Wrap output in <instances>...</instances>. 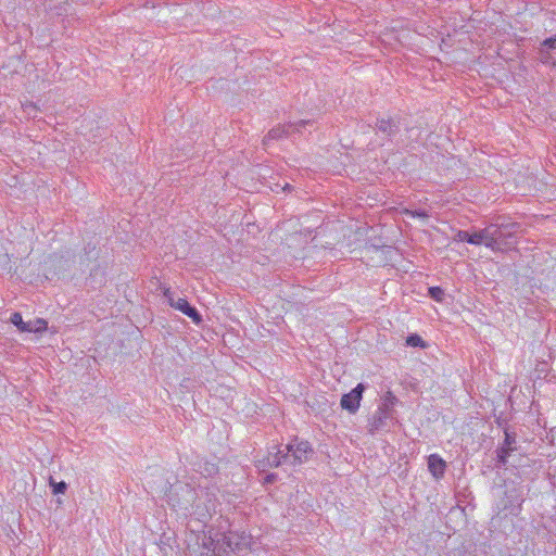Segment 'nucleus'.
I'll list each match as a JSON object with an SVG mask.
<instances>
[{"instance_id": "obj_19", "label": "nucleus", "mask_w": 556, "mask_h": 556, "mask_svg": "<svg viewBox=\"0 0 556 556\" xmlns=\"http://www.w3.org/2000/svg\"><path fill=\"white\" fill-rule=\"evenodd\" d=\"M406 343L410 346H425L424 340L418 334H410L407 337Z\"/></svg>"}, {"instance_id": "obj_18", "label": "nucleus", "mask_w": 556, "mask_h": 556, "mask_svg": "<svg viewBox=\"0 0 556 556\" xmlns=\"http://www.w3.org/2000/svg\"><path fill=\"white\" fill-rule=\"evenodd\" d=\"M50 485L54 494L64 493L67 489V484L64 481L55 482L52 478H50Z\"/></svg>"}, {"instance_id": "obj_20", "label": "nucleus", "mask_w": 556, "mask_h": 556, "mask_svg": "<svg viewBox=\"0 0 556 556\" xmlns=\"http://www.w3.org/2000/svg\"><path fill=\"white\" fill-rule=\"evenodd\" d=\"M515 442H516L515 434L509 433L508 431H505V440H504L503 446L515 450V447L513 446L515 444Z\"/></svg>"}, {"instance_id": "obj_14", "label": "nucleus", "mask_w": 556, "mask_h": 556, "mask_svg": "<svg viewBox=\"0 0 556 556\" xmlns=\"http://www.w3.org/2000/svg\"><path fill=\"white\" fill-rule=\"evenodd\" d=\"M200 471L202 475L206 477H212L218 472V467L214 463L204 462L203 465L200 467Z\"/></svg>"}, {"instance_id": "obj_22", "label": "nucleus", "mask_w": 556, "mask_h": 556, "mask_svg": "<svg viewBox=\"0 0 556 556\" xmlns=\"http://www.w3.org/2000/svg\"><path fill=\"white\" fill-rule=\"evenodd\" d=\"M276 476L274 473L267 475L265 481L270 483L275 480Z\"/></svg>"}, {"instance_id": "obj_11", "label": "nucleus", "mask_w": 556, "mask_h": 556, "mask_svg": "<svg viewBox=\"0 0 556 556\" xmlns=\"http://www.w3.org/2000/svg\"><path fill=\"white\" fill-rule=\"evenodd\" d=\"M47 328H48L47 320H45L42 318H36L34 320L27 321L24 332L37 333V332H42V331L47 330Z\"/></svg>"}, {"instance_id": "obj_13", "label": "nucleus", "mask_w": 556, "mask_h": 556, "mask_svg": "<svg viewBox=\"0 0 556 556\" xmlns=\"http://www.w3.org/2000/svg\"><path fill=\"white\" fill-rule=\"evenodd\" d=\"M403 214L408 217H412V218H419L422 222H426L429 218V212L424 208H416V210L405 208L403 211Z\"/></svg>"}, {"instance_id": "obj_17", "label": "nucleus", "mask_w": 556, "mask_h": 556, "mask_svg": "<svg viewBox=\"0 0 556 556\" xmlns=\"http://www.w3.org/2000/svg\"><path fill=\"white\" fill-rule=\"evenodd\" d=\"M428 293L431 299H433L437 302H442L444 300V290L440 287H430L428 290Z\"/></svg>"}, {"instance_id": "obj_2", "label": "nucleus", "mask_w": 556, "mask_h": 556, "mask_svg": "<svg viewBox=\"0 0 556 556\" xmlns=\"http://www.w3.org/2000/svg\"><path fill=\"white\" fill-rule=\"evenodd\" d=\"M286 454H283L285 462H289L291 465L303 464L313 453L309 443L307 441H301L296 443H289L285 446Z\"/></svg>"}, {"instance_id": "obj_12", "label": "nucleus", "mask_w": 556, "mask_h": 556, "mask_svg": "<svg viewBox=\"0 0 556 556\" xmlns=\"http://www.w3.org/2000/svg\"><path fill=\"white\" fill-rule=\"evenodd\" d=\"M283 454H286V448H279L275 454H269L267 457V463L270 467H278L282 464H286L283 459Z\"/></svg>"}, {"instance_id": "obj_15", "label": "nucleus", "mask_w": 556, "mask_h": 556, "mask_svg": "<svg viewBox=\"0 0 556 556\" xmlns=\"http://www.w3.org/2000/svg\"><path fill=\"white\" fill-rule=\"evenodd\" d=\"M10 321L17 327V329L22 332L25 331V327L27 321H24L22 315L20 313H13L10 317Z\"/></svg>"}, {"instance_id": "obj_4", "label": "nucleus", "mask_w": 556, "mask_h": 556, "mask_svg": "<svg viewBox=\"0 0 556 556\" xmlns=\"http://www.w3.org/2000/svg\"><path fill=\"white\" fill-rule=\"evenodd\" d=\"M311 122L306 119H301L296 123H289L285 125H278L277 127L269 130L266 137L263 139V144L268 146L270 140H278L283 137L290 136L292 132H300L303 127L308 125Z\"/></svg>"}, {"instance_id": "obj_7", "label": "nucleus", "mask_w": 556, "mask_h": 556, "mask_svg": "<svg viewBox=\"0 0 556 556\" xmlns=\"http://www.w3.org/2000/svg\"><path fill=\"white\" fill-rule=\"evenodd\" d=\"M174 308L182 312L185 315L190 317L197 325L202 323V317L195 307L191 306L188 301L184 298H178Z\"/></svg>"}, {"instance_id": "obj_5", "label": "nucleus", "mask_w": 556, "mask_h": 556, "mask_svg": "<svg viewBox=\"0 0 556 556\" xmlns=\"http://www.w3.org/2000/svg\"><path fill=\"white\" fill-rule=\"evenodd\" d=\"M365 389L366 388L363 383H358L349 393L343 394L340 401L341 407L351 414H355L359 408V403L363 397V392L365 391Z\"/></svg>"}, {"instance_id": "obj_16", "label": "nucleus", "mask_w": 556, "mask_h": 556, "mask_svg": "<svg viewBox=\"0 0 556 556\" xmlns=\"http://www.w3.org/2000/svg\"><path fill=\"white\" fill-rule=\"evenodd\" d=\"M514 448L502 446L497 450V463L500 466H504L507 463V457Z\"/></svg>"}, {"instance_id": "obj_6", "label": "nucleus", "mask_w": 556, "mask_h": 556, "mask_svg": "<svg viewBox=\"0 0 556 556\" xmlns=\"http://www.w3.org/2000/svg\"><path fill=\"white\" fill-rule=\"evenodd\" d=\"M556 49V35L551 36L546 39H544L540 47L538 48V53L540 56V61L543 64L556 66V58L552 53L553 50Z\"/></svg>"}, {"instance_id": "obj_8", "label": "nucleus", "mask_w": 556, "mask_h": 556, "mask_svg": "<svg viewBox=\"0 0 556 556\" xmlns=\"http://www.w3.org/2000/svg\"><path fill=\"white\" fill-rule=\"evenodd\" d=\"M392 418V414H388L386 412H382L380 409H377L375 415L369 421L368 430L370 433H375L377 431H380L387 427L388 419Z\"/></svg>"}, {"instance_id": "obj_1", "label": "nucleus", "mask_w": 556, "mask_h": 556, "mask_svg": "<svg viewBox=\"0 0 556 556\" xmlns=\"http://www.w3.org/2000/svg\"><path fill=\"white\" fill-rule=\"evenodd\" d=\"M520 228L517 224H492L484 229L469 236L466 231H459L460 241L466 243H503Z\"/></svg>"}, {"instance_id": "obj_9", "label": "nucleus", "mask_w": 556, "mask_h": 556, "mask_svg": "<svg viewBox=\"0 0 556 556\" xmlns=\"http://www.w3.org/2000/svg\"><path fill=\"white\" fill-rule=\"evenodd\" d=\"M428 468L432 476L439 479L445 472L446 463L439 455L432 454L428 457Z\"/></svg>"}, {"instance_id": "obj_21", "label": "nucleus", "mask_w": 556, "mask_h": 556, "mask_svg": "<svg viewBox=\"0 0 556 556\" xmlns=\"http://www.w3.org/2000/svg\"><path fill=\"white\" fill-rule=\"evenodd\" d=\"M164 296L166 298L167 302L172 307L176 306L177 299L174 298V293L170 291L169 288H165L163 292Z\"/></svg>"}, {"instance_id": "obj_10", "label": "nucleus", "mask_w": 556, "mask_h": 556, "mask_svg": "<svg viewBox=\"0 0 556 556\" xmlns=\"http://www.w3.org/2000/svg\"><path fill=\"white\" fill-rule=\"evenodd\" d=\"M396 396L391 391H388L382 397V402L379 405L378 409L386 412L388 414H392L393 406L396 404Z\"/></svg>"}, {"instance_id": "obj_3", "label": "nucleus", "mask_w": 556, "mask_h": 556, "mask_svg": "<svg viewBox=\"0 0 556 556\" xmlns=\"http://www.w3.org/2000/svg\"><path fill=\"white\" fill-rule=\"evenodd\" d=\"M374 129L381 135L383 142H392L400 134L401 126L400 122L393 117H381L377 119Z\"/></svg>"}]
</instances>
